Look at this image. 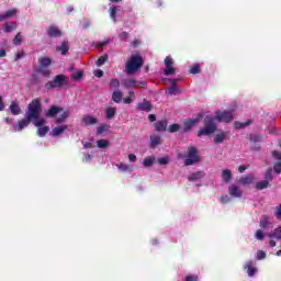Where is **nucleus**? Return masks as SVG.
I'll use <instances>...</instances> for the list:
<instances>
[{"mask_svg": "<svg viewBox=\"0 0 281 281\" xmlns=\"http://www.w3.org/2000/svg\"><path fill=\"white\" fill-rule=\"evenodd\" d=\"M37 135L40 137H45L47 135V133H49V126H45V125H42V126H37Z\"/></svg>", "mask_w": 281, "mask_h": 281, "instance_id": "nucleus-28", "label": "nucleus"}, {"mask_svg": "<svg viewBox=\"0 0 281 281\" xmlns=\"http://www.w3.org/2000/svg\"><path fill=\"white\" fill-rule=\"evenodd\" d=\"M186 281H199V278L189 276V277H187Z\"/></svg>", "mask_w": 281, "mask_h": 281, "instance_id": "nucleus-62", "label": "nucleus"}, {"mask_svg": "<svg viewBox=\"0 0 281 281\" xmlns=\"http://www.w3.org/2000/svg\"><path fill=\"white\" fill-rule=\"evenodd\" d=\"M69 82V77L65 75H57L53 81H49L46 83V89H56L58 87H63L65 85H68Z\"/></svg>", "mask_w": 281, "mask_h": 281, "instance_id": "nucleus-6", "label": "nucleus"}, {"mask_svg": "<svg viewBox=\"0 0 281 281\" xmlns=\"http://www.w3.org/2000/svg\"><path fill=\"white\" fill-rule=\"evenodd\" d=\"M256 178H254V175H248L245 177H241L239 180H237V183L239 186H251L254 183Z\"/></svg>", "mask_w": 281, "mask_h": 281, "instance_id": "nucleus-15", "label": "nucleus"}, {"mask_svg": "<svg viewBox=\"0 0 281 281\" xmlns=\"http://www.w3.org/2000/svg\"><path fill=\"white\" fill-rule=\"evenodd\" d=\"M47 32H48V36H53L55 38L63 34L60 30H58V27L56 26H49Z\"/></svg>", "mask_w": 281, "mask_h": 281, "instance_id": "nucleus-26", "label": "nucleus"}, {"mask_svg": "<svg viewBox=\"0 0 281 281\" xmlns=\"http://www.w3.org/2000/svg\"><path fill=\"white\" fill-rule=\"evenodd\" d=\"M150 144L151 146H159V144H161V137L158 135H153L150 136Z\"/></svg>", "mask_w": 281, "mask_h": 281, "instance_id": "nucleus-37", "label": "nucleus"}, {"mask_svg": "<svg viewBox=\"0 0 281 281\" xmlns=\"http://www.w3.org/2000/svg\"><path fill=\"white\" fill-rule=\"evenodd\" d=\"M9 109L12 115H21V106L19 105V101H12Z\"/></svg>", "mask_w": 281, "mask_h": 281, "instance_id": "nucleus-20", "label": "nucleus"}, {"mask_svg": "<svg viewBox=\"0 0 281 281\" xmlns=\"http://www.w3.org/2000/svg\"><path fill=\"white\" fill-rule=\"evenodd\" d=\"M68 128V125H59L52 130L50 135L52 137H58L59 135H63V133H65V131H67Z\"/></svg>", "mask_w": 281, "mask_h": 281, "instance_id": "nucleus-16", "label": "nucleus"}, {"mask_svg": "<svg viewBox=\"0 0 281 281\" xmlns=\"http://www.w3.org/2000/svg\"><path fill=\"white\" fill-rule=\"evenodd\" d=\"M214 120H216L217 122H232V120H234V110H229V111L218 110L215 112Z\"/></svg>", "mask_w": 281, "mask_h": 281, "instance_id": "nucleus-8", "label": "nucleus"}, {"mask_svg": "<svg viewBox=\"0 0 281 281\" xmlns=\"http://www.w3.org/2000/svg\"><path fill=\"white\" fill-rule=\"evenodd\" d=\"M199 161H201V157L199 156L196 147H189L184 160L186 166H194V164H199Z\"/></svg>", "mask_w": 281, "mask_h": 281, "instance_id": "nucleus-5", "label": "nucleus"}, {"mask_svg": "<svg viewBox=\"0 0 281 281\" xmlns=\"http://www.w3.org/2000/svg\"><path fill=\"white\" fill-rule=\"evenodd\" d=\"M41 113H43L41 99H33L27 105L25 117L32 120V124H34V126H45L47 124V120H45V117H41Z\"/></svg>", "mask_w": 281, "mask_h": 281, "instance_id": "nucleus-1", "label": "nucleus"}, {"mask_svg": "<svg viewBox=\"0 0 281 281\" xmlns=\"http://www.w3.org/2000/svg\"><path fill=\"white\" fill-rule=\"evenodd\" d=\"M94 76L97 78H102V76H104V72L101 69H97L94 70Z\"/></svg>", "mask_w": 281, "mask_h": 281, "instance_id": "nucleus-55", "label": "nucleus"}, {"mask_svg": "<svg viewBox=\"0 0 281 281\" xmlns=\"http://www.w3.org/2000/svg\"><path fill=\"white\" fill-rule=\"evenodd\" d=\"M5 109V104L3 103V97L0 95V111H3Z\"/></svg>", "mask_w": 281, "mask_h": 281, "instance_id": "nucleus-59", "label": "nucleus"}, {"mask_svg": "<svg viewBox=\"0 0 281 281\" xmlns=\"http://www.w3.org/2000/svg\"><path fill=\"white\" fill-rule=\"evenodd\" d=\"M272 157L277 159V161H281V153L279 151H272Z\"/></svg>", "mask_w": 281, "mask_h": 281, "instance_id": "nucleus-54", "label": "nucleus"}, {"mask_svg": "<svg viewBox=\"0 0 281 281\" xmlns=\"http://www.w3.org/2000/svg\"><path fill=\"white\" fill-rule=\"evenodd\" d=\"M156 160H157V158H155V156H149L144 159L143 166L145 168H150V166H153V164H155Z\"/></svg>", "mask_w": 281, "mask_h": 281, "instance_id": "nucleus-29", "label": "nucleus"}, {"mask_svg": "<svg viewBox=\"0 0 281 281\" xmlns=\"http://www.w3.org/2000/svg\"><path fill=\"white\" fill-rule=\"evenodd\" d=\"M222 179L223 181H225L226 183H229V181H232V170L229 169H224L222 171Z\"/></svg>", "mask_w": 281, "mask_h": 281, "instance_id": "nucleus-27", "label": "nucleus"}, {"mask_svg": "<svg viewBox=\"0 0 281 281\" xmlns=\"http://www.w3.org/2000/svg\"><path fill=\"white\" fill-rule=\"evenodd\" d=\"M110 87H111V89H117V87H120V80H117V79H112V80L110 81Z\"/></svg>", "mask_w": 281, "mask_h": 281, "instance_id": "nucleus-48", "label": "nucleus"}, {"mask_svg": "<svg viewBox=\"0 0 281 281\" xmlns=\"http://www.w3.org/2000/svg\"><path fill=\"white\" fill-rule=\"evenodd\" d=\"M142 65H144V59H142V57L138 55L131 56L125 65L126 74H135Z\"/></svg>", "mask_w": 281, "mask_h": 281, "instance_id": "nucleus-3", "label": "nucleus"}, {"mask_svg": "<svg viewBox=\"0 0 281 281\" xmlns=\"http://www.w3.org/2000/svg\"><path fill=\"white\" fill-rule=\"evenodd\" d=\"M106 60H109V56H106V55L101 56V57L95 61L97 67H102V65H104V63H106Z\"/></svg>", "mask_w": 281, "mask_h": 281, "instance_id": "nucleus-42", "label": "nucleus"}, {"mask_svg": "<svg viewBox=\"0 0 281 281\" xmlns=\"http://www.w3.org/2000/svg\"><path fill=\"white\" fill-rule=\"evenodd\" d=\"M255 188L257 190H266V188H269V180H262L255 184Z\"/></svg>", "mask_w": 281, "mask_h": 281, "instance_id": "nucleus-32", "label": "nucleus"}, {"mask_svg": "<svg viewBox=\"0 0 281 281\" xmlns=\"http://www.w3.org/2000/svg\"><path fill=\"white\" fill-rule=\"evenodd\" d=\"M274 172H277V175H280L281 172V162H277L273 167Z\"/></svg>", "mask_w": 281, "mask_h": 281, "instance_id": "nucleus-53", "label": "nucleus"}, {"mask_svg": "<svg viewBox=\"0 0 281 281\" xmlns=\"http://www.w3.org/2000/svg\"><path fill=\"white\" fill-rule=\"evenodd\" d=\"M266 236L270 238L269 240L270 247H276V240H281V226L277 227L272 233L266 234ZM273 238L276 240H273Z\"/></svg>", "mask_w": 281, "mask_h": 281, "instance_id": "nucleus-10", "label": "nucleus"}, {"mask_svg": "<svg viewBox=\"0 0 281 281\" xmlns=\"http://www.w3.org/2000/svg\"><path fill=\"white\" fill-rule=\"evenodd\" d=\"M16 29V22H5L4 23V32L10 33L14 32Z\"/></svg>", "mask_w": 281, "mask_h": 281, "instance_id": "nucleus-30", "label": "nucleus"}, {"mask_svg": "<svg viewBox=\"0 0 281 281\" xmlns=\"http://www.w3.org/2000/svg\"><path fill=\"white\" fill-rule=\"evenodd\" d=\"M273 179V169H268L266 175H265V180L268 181H271Z\"/></svg>", "mask_w": 281, "mask_h": 281, "instance_id": "nucleus-43", "label": "nucleus"}, {"mask_svg": "<svg viewBox=\"0 0 281 281\" xmlns=\"http://www.w3.org/2000/svg\"><path fill=\"white\" fill-rule=\"evenodd\" d=\"M136 109L138 111H145L146 113L150 112L153 110V104L148 101H143L137 104Z\"/></svg>", "mask_w": 281, "mask_h": 281, "instance_id": "nucleus-18", "label": "nucleus"}, {"mask_svg": "<svg viewBox=\"0 0 281 281\" xmlns=\"http://www.w3.org/2000/svg\"><path fill=\"white\" fill-rule=\"evenodd\" d=\"M106 131H109V125H106V124H101V125L97 128V135H102V133H106Z\"/></svg>", "mask_w": 281, "mask_h": 281, "instance_id": "nucleus-41", "label": "nucleus"}, {"mask_svg": "<svg viewBox=\"0 0 281 281\" xmlns=\"http://www.w3.org/2000/svg\"><path fill=\"white\" fill-rule=\"evenodd\" d=\"M23 56H24L23 50L18 52V53L15 54V60H20V58H23Z\"/></svg>", "mask_w": 281, "mask_h": 281, "instance_id": "nucleus-58", "label": "nucleus"}, {"mask_svg": "<svg viewBox=\"0 0 281 281\" xmlns=\"http://www.w3.org/2000/svg\"><path fill=\"white\" fill-rule=\"evenodd\" d=\"M201 120H203V115L199 114L195 119H190V120L184 121L183 132L188 133V131H192V128H194V126H196V124H199V122H201Z\"/></svg>", "mask_w": 281, "mask_h": 281, "instance_id": "nucleus-9", "label": "nucleus"}, {"mask_svg": "<svg viewBox=\"0 0 281 281\" xmlns=\"http://www.w3.org/2000/svg\"><path fill=\"white\" fill-rule=\"evenodd\" d=\"M203 177H205V172L203 171H196L193 172L189 176V181H201V179H203Z\"/></svg>", "mask_w": 281, "mask_h": 281, "instance_id": "nucleus-21", "label": "nucleus"}, {"mask_svg": "<svg viewBox=\"0 0 281 281\" xmlns=\"http://www.w3.org/2000/svg\"><path fill=\"white\" fill-rule=\"evenodd\" d=\"M135 99V97H127L123 100L124 104H131V102H133V100Z\"/></svg>", "mask_w": 281, "mask_h": 281, "instance_id": "nucleus-56", "label": "nucleus"}, {"mask_svg": "<svg viewBox=\"0 0 281 281\" xmlns=\"http://www.w3.org/2000/svg\"><path fill=\"white\" fill-rule=\"evenodd\" d=\"M71 78L74 80H80L82 78V70H77L72 74Z\"/></svg>", "mask_w": 281, "mask_h": 281, "instance_id": "nucleus-46", "label": "nucleus"}, {"mask_svg": "<svg viewBox=\"0 0 281 281\" xmlns=\"http://www.w3.org/2000/svg\"><path fill=\"white\" fill-rule=\"evenodd\" d=\"M170 82H171V87L166 90V93L168 95H177V93L180 92L179 88H177V85H176L177 80L171 79Z\"/></svg>", "mask_w": 281, "mask_h": 281, "instance_id": "nucleus-19", "label": "nucleus"}, {"mask_svg": "<svg viewBox=\"0 0 281 281\" xmlns=\"http://www.w3.org/2000/svg\"><path fill=\"white\" fill-rule=\"evenodd\" d=\"M32 122L31 119H29L27 116H25V119H22L18 122V125L12 127L13 133H21V131H23V128H27V126H30V123Z\"/></svg>", "mask_w": 281, "mask_h": 281, "instance_id": "nucleus-11", "label": "nucleus"}, {"mask_svg": "<svg viewBox=\"0 0 281 281\" xmlns=\"http://www.w3.org/2000/svg\"><path fill=\"white\" fill-rule=\"evenodd\" d=\"M179 128H181L179 126V124H172L168 127V133H177V131H179Z\"/></svg>", "mask_w": 281, "mask_h": 281, "instance_id": "nucleus-47", "label": "nucleus"}, {"mask_svg": "<svg viewBox=\"0 0 281 281\" xmlns=\"http://www.w3.org/2000/svg\"><path fill=\"white\" fill-rule=\"evenodd\" d=\"M212 133H216V124L210 117H205V126L198 132V137H203V135H212Z\"/></svg>", "mask_w": 281, "mask_h": 281, "instance_id": "nucleus-4", "label": "nucleus"}, {"mask_svg": "<svg viewBox=\"0 0 281 281\" xmlns=\"http://www.w3.org/2000/svg\"><path fill=\"white\" fill-rule=\"evenodd\" d=\"M120 37L123 40H126V38H128V33L123 32V33H121Z\"/></svg>", "mask_w": 281, "mask_h": 281, "instance_id": "nucleus-64", "label": "nucleus"}, {"mask_svg": "<svg viewBox=\"0 0 281 281\" xmlns=\"http://www.w3.org/2000/svg\"><path fill=\"white\" fill-rule=\"evenodd\" d=\"M117 10H119L117 7H111L110 8V16H111L112 21H114V23H115V21H117V15H116Z\"/></svg>", "mask_w": 281, "mask_h": 281, "instance_id": "nucleus-39", "label": "nucleus"}, {"mask_svg": "<svg viewBox=\"0 0 281 281\" xmlns=\"http://www.w3.org/2000/svg\"><path fill=\"white\" fill-rule=\"evenodd\" d=\"M83 148H93V143L91 142L83 143Z\"/></svg>", "mask_w": 281, "mask_h": 281, "instance_id": "nucleus-60", "label": "nucleus"}, {"mask_svg": "<svg viewBox=\"0 0 281 281\" xmlns=\"http://www.w3.org/2000/svg\"><path fill=\"white\" fill-rule=\"evenodd\" d=\"M276 216L277 218H281V206H277Z\"/></svg>", "mask_w": 281, "mask_h": 281, "instance_id": "nucleus-61", "label": "nucleus"}, {"mask_svg": "<svg viewBox=\"0 0 281 281\" xmlns=\"http://www.w3.org/2000/svg\"><path fill=\"white\" fill-rule=\"evenodd\" d=\"M222 203H229V196L228 195L222 196Z\"/></svg>", "mask_w": 281, "mask_h": 281, "instance_id": "nucleus-63", "label": "nucleus"}, {"mask_svg": "<svg viewBox=\"0 0 281 281\" xmlns=\"http://www.w3.org/2000/svg\"><path fill=\"white\" fill-rule=\"evenodd\" d=\"M128 160L132 161V162H135V161H137V156H135L134 154H130L128 155Z\"/></svg>", "mask_w": 281, "mask_h": 281, "instance_id": "nucleus-57", "label": "nucleus"}, {"mask_svg": "<svg viewBox=\"0 0 281 281\" xmlns=\"http://www.w3.org/2000/svg\"><path fill=\"white\" fill-rule=\"evenodd\" d=\"M124 87L127 88H133V87H144V82H137L135 79L130 78V79H125L123 81Z\"/></svg>", "mask_w": 281, "mask_h": 281, "instance_id": "nucleus-17", "label": "nucleus"}, {"mask_svg": "<svg viewBox=\"0 0 281 281\" xmlns=\"http://www.w3.org/2000/svg\"><path fill=\"white\" fill-rule=\"evenodd\" d=\"M98 123V119L90 114H85L81 119L82 126H94Z\"/></svg>", "mask_w": 281, "mask_h": 281, "instance_id": "nucleus-12", "label": "nucleus"}, {"mask_svg": "<svg viewBox=\"0 0 281 281\" xmlns=\"http://www.w3.org/2000/svg\"><path fill=\"white\" fill-rule=\"evenodd\" d=\"M270 226H271V221L269 220L268 216L263 215L260 220L261 229H269Z\"/></svg>", "mask_w": 281, "mask_h": 281, "instance_id": "nucleus-25", "label": "nucleus"}, {"mask_svg": "<svg viewBox=\"0 0 281 281\" xmlns=\"http://www.w3.org/2000/svg\"><path fill=\"white\" fill-rule=\"evenodd\" d=\"M104 45H109V40L95 43V47H98L99 49H101V47H104Z\"/></svg>", "mask_w": 281, "mask_h": 281, "instance_id": "nucleus-51", "label": "nucleus"}, {"mask_svg": "<svg viewBox=\"0 0 281 281\" xmlns=\"http://www.w3.org/2000/svg\"><path fill=\"white\" fill-rule=\"evenodd\" d=\"M38 72L42 74V76H50L52 71L47 69L49 65H52V58L44 56L38 58Z\"/></svg>", "mask_w": 281, "mask_h": 281, "instance_id": "nucleus-7", "label": "nucleus"}, {"mask_svg": "<svg viewBox=\"0 0 281 281\" xmlns=\"http://www.w3.org/2000/svg\"><path fill=\"white\" fill-rule=\"evenodd\" d=\"M117 169L121 171V172H133V168H131V166L126 165V164H119L116 165Z\"/></svg>", "mask_w": 281, "mask_h": 281, "instance_id": "nucleus-33", "label": "nucleus"}, {"mask_svg": "<svg viewBox=\"0 0 281 281\" xmlns=\"http://www.w3.org/2000/svg\"><path fill=\"white\" fill-rule=\"evenodd\" d=\"M228 194L231 196H235L236 199H240V196H243V190H240V188L236 184H232L228 188Z\"/></svg>", "mask_w": 281, "mask_h": 281, "instance_id": "nucleus-14", "label": "nucleus"}, {"mask_svg": "<svg viewBox=\"0 0 281 281\" xmlns=\"http://www.w3.org/2000/svg\"><path fill=\"white\" fill-rule=\"evenodd\" d=\"M227 139V133L226 132H221L215 135L214 142L215 144H223Z\"/></svg>", "mask_w": 281, "mask_h": 281, "instance_id": "nucleus-23", "label": "nucleus"}, {"mask_svg": "<svg viewBox=\"0 0 281 281\" xmlns=\"http://www.w3.org/2000/svg\"><path fill=\"white\" fill-rule=\"evenodd\" d=\"M22 41H23V36L21 35V33H18L13 40V43L14 45H21Z\"/></svg>", "mask_w": 281, "mask_h": 281, "instance_id": "nucleus-45", "label": "nucleus"}, {"mask_svg": "<svg viewBox=\"0 0 281 281\" xmlns=\"http://www.w3.org/2000/svg\"><path fill=\"white\" fill-rule=\"evenodd\" d=\"M110 145H111V143L106 139L97 140L98 148H109Z\"/></svg>", "mask_w": 281, "mask_h": 281, "instance_id": "nucleus-38", "label": "nucleus"}, {"mask_svg": "<svg viewBox=\"0 0 281 281\" xmlns=\"http://www.w3.org/2000/svg\"><path fill=\"white\" fill-rule=\"evenodd\" d=\"M12 16H16V9H12L7 11L5 13H2L0 15V21H5V19H12Z\"/></svg>", "mask_w": 281, "mask_h": 281, "instance_id": "nucleus-24", "label": "nucleus"}, {"mask_svg": "<svg viewBox=\"0 0 281 281\" xmlns=\"http://www.w3.org/2000/svg\"><path fill=\"white\" fill-rule=\"evenodd\" d=\"M115 112H116V109L115 108H106L105 110V115L108 117V120H113V117H115Z\"/></svg>", "mask_w": 281, "mask_h": 281, "instance_id": "nucleus-36", "label": "nucleus"}, {"mask_svg": "<svg viewBox=\"0 0 281 281\" xmlns=\"http://www.w3.org/2000/svg\"><path fill=\"white\" fill-rule=\"evenodd\" d=\"M57 52H60L63 56L69 52V44L67 42H63L60 46L57 47Z\"/></svg>", "mask_w": 281, "mask_h": 281, "instance_id": "nucleus-31", "label": "nucleus"}, {"mask_svg": "<svg viewBox=\"0 0 281 281\" xmlns=\"http://www.w3.org/2000/svg\"><path fill=\"white\" fill-rule=\"evenodd\" d=\"M168 127V121H158L156 123V131H166Z\"/></svg>", "mask_w": 281, "mask_h": 281, "instance_id": "nucleus-34", "label": "nucleus"}, {"mask_svg": "<svg viewBox=\"0 0 281 281\" xmlns=\"http://www.w3.org/2000/svg\"><path fill=\"white\" fill-rule=\"evenodd\" d=\"M249 124H251L250 121L244 122V123L236 122V123H235V128H245V127L249 126Z\"/></svg>", "mask_w": 281, "mask_h": 281, "instance_id": "nucleus-44", "label": "nucleus"}, {"mask_svg": "<svg viewBox=\"0 0 281 281\" xmlns=\"http://www.w3.org/2000/svg\"><path fill=\"white\" fill-rule=\"evenodd\" d=\"M255 236H256L257 240H262V238H265V234L260 229L256 232Z\"/></svg>", "mask_w": 281, "mask_h": 281, "instance_id": "nucleus-52", "label": "nucleus"}, {"mask_svg": "<svg viewBox=\"0 0 281 281\" xmlns=\"http://www.w3.org/2000/svg\"><path fill=\"white\" fill-rule=\"evenodd\" d=\"M173 60L171 59L170 56L166 57L165 59V76H172V74H175V67H172L173 65Z\"/></svg>", "mask_w": 281, "mask_h": 281, "instance_id": "nucleus-13", "label": "nucleus"}, {"mask_svg": "<svg viewBox=\"0 0 281 281\" xmlns=\"http://www.w3.org/2000/svg\"><path fill=\"white\" fill-rule=\"evenodd\" d=\"M245 269H247V273L250 278H252V276H255L256 271H258V269H256V267H254V261H248L245 265Z\"/></svg>", "mask_w": 281, "mask_h": 281, "instance_id": "nucleus-22", "label": "nucleus"}, {"mask_svg": "<svg viewBox=\"0 0 281 281\" xmlns=\"http://www.w3.org/2000/svg\"><path fill=\"white\" fill-rule=\"evenodd\" d=\"M46 117H56V124H63L69 117V111H63V108L52 105L46 112Z\"/></svg>", "mask_w": 281, "mask_h": 281, "instance_id": "nucleus-2", "label": "nucleus"}, {"mask_svg": "<svg viewBox=\"0 0 281 281\" xmlns=\"http://www.w3.org/2000/svg\"><path fill=\"white\" fill-rule=\"evenodd\" d=\"M267 258V252L259 250L257 252V260H265Z\"/></svg>", "mask_w": 281, "mask_h": 281, "instance_id": "nucleus-50", "label": "nucleus"}, {"mask_svg": "<svg viewBox=\"0 0 281 281\" xmlns=\"http://www.w3.org/2000/svg\"><path fill=\"white\" fill-rule=\"evenodd\" d=\"M157 162L160 166H168V164H170V156H165V157L158 158Z\"/></svg>", "mask_w": 281, "mask_h": 281, "instance_id": "nucleus-40", "label": "nucleus"}, {"mask_svg": "<svg viewBox=\"0 0 281 281\" xmlns=\"http://www.w3.org/2000/svg\"><path fill=\"white\" fill-rule=\"evenodd\" d=\"M122 97H123V94L121 91H114L112 93V100H113V102H116L117 104H120V102H122Z\"/></svg>", "mask_w": 281, "mask_h": 281, "instance_id": "nucleus-35", "label": "nucleus"}, {"mask_svg": "<svg viewBox=\"0 0 281 281\" xmlns=\"http://www.w3.org/2000/svg\"><path fill=\"white\" fill-rule=\"evenodd\" d=\"M201 72V66L194 65L190 69V74H200Z\"/></svg>", "mask_w": 281, "mask_h": 281, "instance_id": "nucleus-49", "label": "nucleus"}]
</instances>
